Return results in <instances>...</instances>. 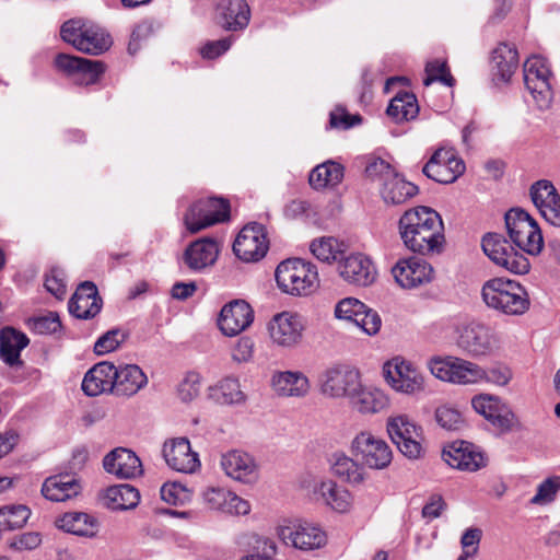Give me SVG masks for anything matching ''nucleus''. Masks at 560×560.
<instances>
[{
    "label": "nucleus",
    "mask_w": 560,
    "mask_h": 560,
    "mask_svg": "<svg viewBox=\"0 0 560 560\" xmlns=\"http://www.w3.org/2000/svg\"><path fill=\"white\" fill-rule=\"evenodd\" d=\"M436 81L447 86L454 85V79L445 60L434 59L428 61L425 65V78L423 79V84L429 86Z\"/></svg>",
    "instance_id": "nucleus-54"
},
{
    "label": "nucleus",
    "mask_w": 560,
    "mask_h": 560,
    "mask_svg": "<svg viewBox=\"0 0 560 560\" xmlns=\"http://www.w3.org/2000/svg\"><path fill=\"white\" fill-rule=\"evenodd\" d=\"M350 452L369 470L385 468V440L370 430H362L354 435Z\"/></svg>",
    "instance_id": "nucleus-17"
},
{
    "label": "nucleus",
    "mask_w": 560,
    "mask_h": 560,
    "mask_svg": "<svg viewBox=\"0 0 560 560\" xmlns=\"http://www.w3.org/2000/svg\"><path fill=\"white\" fill-rule=\"evenodd\" d=\"M517 49L508 44H499L492 51L491 56V73L493 81L499 83H508L518 68Z\"/></svg>",
    "instance_id": "nucleus-40"
},
{
    "label": "nucleus",
    "mask_w": 560,
    "mask_h": 560,
    "mask_svg": "<svg viewBox=\"0 0 560 560\" xmlns=\"http://www.w3.org/2000/svg\"><path fill=\"white\" fill-rule=\"evenodd\" d=\"M330 471L340 481L351 487L365 483L369 478V469L355 457L343 452H335L329 458Z\"/></svg>",
    "instance_id": "nucleus-32"
},
{
    "label": "nucleus",
    "mask_w": 560,
    "mask_h": 560,
    "mask_svg": "<svg viewBox=\"0 0 560 560\" xmlns=\"http://www.w3.org/2000/svg\"><path fill=\"white\" fill-rule=\"evenodd\" d=\"M42 542V537L36 532L23 533L10 540V547L18 551L33 550Z\"/></svg>",
    "instance_id": "nucleus-64"
},
{
    "label": "nucleus",
    "mask_w": 560,
    "mask_h": 560,
    "mask_svg": "<svg viewBox=\"0 0 560 560\" xmlns=\"http://www.w3.org/2000/svg\"><path fill=\"white\" fill-rule=\"evenodd\" d=\"M336 270L346 283L360 288L371 285L377 277L374 262L362 253L346 254Z\"/></svg>",
    "instance_id": "nucleus-19"
},
{
    "label": "nucleus",
    "mask_w": 560,
    "mask_h": 560,
    "mask_svg": "<svg viewBox=\"0 0 560 560\" xmlns=\"http://www.w3.org/2000/svg\"><path fill=\"white\" fill-rule=\"evenodd\" d=\"M139 501V491L127 483L112 486L106 489L104 494V504L114 511L135 509Z\"/></svg>",
    "instance_id": "nucleus-47"
},
{
    "label": "nucleus",
    "mask_w": 560,
    "mask_h": 560,
    "mask_svg": "<svg viewBox=\"0 0 560 560\" xmlns=\"http://www.w3.org/2000/svg\"><path fill=\"white\" fill-rule=\"evenodd\" d=\"M275 277L279 289L294 296L308 295L319 284L316 266L300 258L281 261L276 269Z\"/></svg>",
    "instance_id": "nucleus-3"
},
{
    "label": "nucleus",
    "mask_w": 560,
    "mask_h": 560,
    "mask_svg": "<svg viewBox=\"0 0 560 560\" xmlns=\"http://www.w3.org/2000/svg\"><path fill=\"white\" fill-rule=\"evenodd\" d=\"M505 225L513 244L528 255H538L544 247V238L538 223L528 212L513 208L505 213Z\"/></svg>",
    "instance_id": "nucleus-7"
},
{
    "label": "nucleus",
    "mask_w": 560,
    "mask_h": 560,
    "mask_svg": "<svg viewBox=\"0 0 560 560\" xmlns=\"http://www.w3.org/2000/svg\"><path fill=\"white\" fill-rule=\"evenodd\" d=\"M474 410L501 432H509L516 423L512 409L499 397L480 394L471 399Z\"/></svg>",
    "instance_id": "nucleus-22"
},
{
    "label": "nucleus",
    "mask_w": 560,
    "mask_h": 560,
    "mask_svg": "<svg viewBox=\"0 0 560 560\" xmlns=\"http://www.w3.org/2000/svg\"><path fill=\"white\" fill-rule=\"evenodd\" d=\"M161 499L172 505H183L190 501L191 490L180 482H165L160 490Z\"/></svg>",
    "instance_id": "nucleus-55"
},
{
    "label": "nucleus",
    "mask_w": 560,
    "mask_h": 560,
    "mask_svg": "<svg viewBox=\"0 0 560 560\" xmlns=\"http://www.w3.org/2000/svg\"><path fill=\"white\" fill-rule=\"evenodd\" d=\"M31 327L36 334L50 335L57 332L61 324L57 314L49 313L48 315L34 318Z\"/></svg>",
    "instance_id": "nucleus-62"
},
{
    "label": "nucleus",
    "mask_w": 560,
    "mask_h": 560,
    "mask_svg": "<svg viewBox=\"0 0 560 560\" xmlns=\"http://www.w3.org/2000/svg\"><path fill=\"white\" fill-rule=\"evenodd\" d=\"M435 420L446 430H457L462 423V416L452 407L441 406L435 411Z\"/></svg>",
    "instance_id": "nucleus-61"
},
{
    "label": "nucleus",
    "mask_w": 560,
    "mask_h": 560,
    "mask_svg": "<svg viewBox=\"0 0 560 560\" xmlns=\"http://www.w3.org/2000/svg\"><path fill=\"white\" fill-rule=\"evenodd\" d=\"M428 369L438 380L457 385L481 384L485 375L481 365L454 355L433 357L428 361Z\"/></svg>",
    "instance_id": "nucleus-4"
},
{
    "label": "nucleus",
    "mask_w": 560,
    "mask_h": 560,
    "mask_svg": "<svg viewBox=\"0 0 560 560\" xmlns=\"http://www.w3.org/2000/svg\"><path fill=\"white\" fill-rule=\"evenodd\" d=\"M82 486L74 476L68 474L54 475L46 478L42 485L43 497L51 502H65L79 495Z\"/></svg>",
    "instance_id": "nucleus-39"
},
{
    "label": "nucleus",
    "mask_w": 560,
    "mask_h": 560,
    "mask_svg": "<svg viewBox=\"0 0 560 560\" xmlns=\"http://www.w3.org/2000/svg\"><path fill=\"white\" fill-rule=\"evenodd\" d=\"M203 501L209 509L231 515H246L250 511L246 500L225 488L207 489L203 492Z\"/></svg>",
    "instance_id": "nucleus-36"
},
{
    "label": "nucleus",
    "mask_w": 560,
    "mask_h": 560,
    "mask_svg": "<svg viewBox=\"0 0 560 560\" xmlns=\"http://www.w3.org/2000/svg\"><path fill=\"white\" fill-rule=\"evenodd\" d=\"M127 338L125 331L112 329L102 335L94 343V352L98 355L115 351Z\"/></svg>",
    "instance_id": "nucleus-57"
},
{
    "label": "nucleus",
    "mask_w": 560,
    "mask_h": 560,
    "mask_svg": "<svg viewBox=\"0 0 560 560\" xmlns=\"http://www.w3.org/2000/svg\"><path fill=\"white\" fill-rule=\"evenodd\" d=\"M219 252V245L214 240L200 238L186 248L184 261L189 269L201 271L217 261Z\"/></svg>",
    "instance_id": "nucleus-41"
},
{
    "label": "nucleus",
    "mask_w": 560,
    "mask_h": 560,
    "mask_svg": "<svg viewBox=\"0 0 560 560\" xmlns=\"http://www.w3.org/2000/svg\"><path fill=\"white\" fill-rule=\"evenodd\" d=\"M387 385L405 395H417L424 390L425 382L420 371L402 357L387 360Z\"/></svg>",
    "instance_id": "nucleus-14"
},
{
    "label": "nucleus",
    "mask_w": 560,
    "mask_h": 560,
    "mask_svg": "<svg viewBox=\"0 0 560 560\" xmlns=\"http://www.w3.org/2000/svg\"><path fill=\"white\" fill-rule=\"evenodd\" d=\"M335 316L338 319L353 322L369 336L376 335L382 327L380 314L355 298L340 300L335 306Z\"/></svg>",
    "instance_id": "nucleus-18"
},
{
    "label": "nucleus",
    "mask_w": 560,
    "mask_h": 560,
    "mask_svg": "<svg viewBox=\"0 0 560 560\" xmlns=\"http://www.w3.org/2000/svg\"><path fill=\"white\" fill-rule=\"evenodd\" d=\"M44 285L49 293H51L58 300H62L67 293V284L63 270L60 268H51L46 275Z\"/></svg>",
    "instance_id": "nucleus-59"
},
{
    "label": "nucleus",
    "mask_w": 560,
    "mask_h": 560,
    "mask_svg": "<svg viewBox=\"0 0 560 560\" xmlns=\"http://www.w3.org/2000/svg\"><path fill=\"white\" fill-rule=\"evenodd\" d=\"M399 234L404 245L412 253L429 256L444 248V225L432 208L419 206L407 210L399 219Z\"/></svg>",
    "instance_id": "nucleus-1"
},
{
    "label": "nucleus",
    "mask_w": 560,
    "mask_h": 560,
    "mask_svg": "<svg viewBox=\"0 0 560 560\" xmlns=\"http://www.w3.org/2000/svg\"><path fill=\"white\" fill-rule=\"evenodd\" d=\"M481 298L489 308L509 316L523 315L530 306L525 288L506 278L487 280L481 288Z\"/></svg>",
    "instance_id": "nucleus-2"
},
{
    "label": "nucleus",
    "mask_w": 560,
    "mask_h": 560,
    "mask_svg": "<svg viewBox=\"0 0 560 560\" xmlns=\"http://www.w3.org/2000/svg\"><path fill=\"white\" fill-rule=\"evenodd\" d=\"M419 114V105L415 94L409 92H398L387 104V130L395 137L405 132L389 129V122L405 124L415 119Z\"/></svg>",
    "instance_id": "nucleus-38"
},
{
    "label": "nucleus",
    "mask_w": 560,
    "mask_h": 560,
    "mask_svg": "<svg viewBox=\"0 0 560 560\" xmlns=\"http://www.w3.org/2000/svg\"><path fill=\"white\" fill-rule=\"evenodd\" d=\"M114 395L117 397H132L148 385L147 374L137 364L114 365Z\"/></svg>",
    "instance_id": "nucleus-37"
},
{
    "label": "nucleus",
    "mask_w": 560,
    "mask_h": 560,
    "mask_svg": "<svg viewBox=\"0 0 560 560\" xmlns=\"http://www.w3.org/2000/svg\"><path fill=\"white\" fill-rule=\"evenodd\" d=\"M201 387V378L198 373L189 372L177 387V395L184 402H189L198 397Z\"/></svg>",
    "instance_id": "nucleus-58"
},
{
    "label": "nucleus",
    "mask_w": 560,
    "mask_h": 560,
    "mask_svg": "<svg viewBox=\"0 0 560 560\" xmlns=\"http://www.w3.org/2000/svg\"><path fill=\"white\" fill-rule=\"evenodd\" d=\"M68 308L71 315L80 319L93 318L102 308V300L93 282H83L70 299Z\"/></svg>",
    "instance_id": "nucleus-35"
},
{
    "label": "nucleus",
    "mask_w": 560,
    "mask_h": 560,
    "mask_svg": "<svg viewBox=\"0 0 560 560\" xmlns=\"http://www.w3.org/2000/svg\"><path fill=\"white\" fill-rule=\"evenodd\" d=\"M560 490V478L550 477L545 479L537 487L536 494L529 500L532 505L544 506L550 504L556 500L557 493Z\"/></svg>",
    "instance_id": "nucleus-56"
},
{
    "label": "nucleus",
    "mask_w": 560,
    "mask_h": 560,
    "mask_svg": "<svg viewBox=\"0 0 560 560\" xmlns=\"http://www.w3.org/2000/svg\"><path fill=\"white\" fill-rule=\"evenodd\" d=\"M359 160L364 165L365 179L370 182H381L383 179L385 173V151L383 149H377Z\"/></svg>",
    "instance_id": "nucleus-53"
},
{
    "label": "nucleus",
    "mask_w": 560,
    "mask_h": 560,
    "mask_svg": "<svg viewBox=\"0 0 560 560\" xmlns=\"http://www.w3.org/2000/svg\"><path fill=\"white\" fill-rule=\"evenodd\" d=\"M279 539L301 551H314L327 545L326 530L317 523L306 520L290 521L277 528Z\"/></svg>",
    "instance_id": "nucleus-8"
},
{
    "label": "nucleus",
    "mask_w": 560,
    "mask_h": 560,
    "mask_svg": "<svg viewBox=\"0 0 560 560\" xmlns=\"http://www.w3.org/2000/svg\"><path fill=\"white\" fill-rule=\"evenodd\" d=\"M269 248L266 228L257 222L246 224L233 244L234 254L245 262L258 261Z\"/></svg>",
    "instance_id": "nucleus-16"
},
{
    "label": "nucleus",
    "mask_w": 560,
    "mask_h": 560,
    "mask_svg": "<svg viewBox=\"0 0 560 560\" xmlns=\"http://www.w3.org/2000/svg\"><path fill=\"white\" fill-rule=\"evenodd\" d=\"M443 460L463 471H477L487 465V457L480 448L466 441H454L442 451Z\"/></svg>",
    "instance_id": "nucleus-23"
},
{
    "label": "nucleus",
    "mask_w": 560,
    "mask_h": 560,
    "mask_svg": "<svg viewBox=\"0 0 560 560\" xmlns=\"http://www.w3.org/2000/svg\"><path fill=\"white\" fill-rule=\"evenodd\" d=\"M267 329L273 345L282 349H294L303 341L306 322L299 313L283 311L271 317Z\"/></svg>",
    "instance_id": "nucleus-10"
},
{
    "label": "nucleus",
    "mask_w": 560,
    "mask_h": 560,
    "mask_svg": "<svg viewBox=\"0 0 560 560\" xmlns=\"http://www.w3.org/2000/svg\"><path fill=\"white\" fill-rule=\"evenodd\" d=\"M104 469L121 479H132L142 475V464L135 452L117 447L103 459Z\"/></svg>",
    "instance_id": "nucleus-33"
},
{
    "label": "nucleus",
    "mask_w": 560,
    "mask_h": 560,
    "mask_svg": "<svg viewBox=\"0 0 560 560\" xmlns=\"http://www.w3.org/2000/svg\"><path fill=\"white\" fill-rule=\"evenodd\" d=\"M483 253L497 265L515 275H525L530 269V264L527 257H518L517 259L508 261L503 260L505 250L512 249L510 242L501 234L488 233L483 236L481 242Z\"/></svg>",
    "instance_id": "nucleus-27"
},
{
    "label": "nucleus",
    "mask_w": 560,
    "mask_h": 560,
    "mask_svg": "<svg viewBox=\"0 0 560 560\" xmlns=\"http://www.w3.org/2000/svg\"><path fill=\"white\" fill-rule=\"evenodd\" d=\"M60 35L66 43L90 55H100L112 45L110 36L105 30L96 25H85L75 20L65 22Z\"/></svg>",
    "instance_id": "nucleus-9"
},
{
    "label": "nucleus",
    "mask_w": 560,
    "mask_h": 560,
    "mask_svg": "<svg viewBox=\"0 0 560 560\" xmlns=\"http://www.w3.org/2000/svg\"><path fill=\"white\" fill-rule=\"evenodd\" d=\"M351 407L360 415H375L385 407V393L382 386L371 380L360 377V386L349 398Z\"/></svg>",
    "instance_id": "nucleus-31"
},
{
    "label": "nucleus",
    "mask_w": 560,
    "mask_h": 560,
    "mask_svg": "<svg viewBox=\"0 0 560 560\" xmlns=\"http://www.w3.org/2000/svg\"><path fill=\"white\" fill-rule=\"evenodd\" d=\"M483 253L497 265L515 275H525L530 269V264L527 257H518L517 259L508 261L503 260L505 250L512 249L510 242L501 234L488 233L483 236L481 242Z\"/></svg>",
    "instance_id": "nucleus-28"
},
{
    "label": "nucleus",
    "mask_w": 560,
    "mask_h": 560,
    "mask_svg": "<svg viewBox=\"0 0 560 560\" xmlns=\"http://www.w3.org/2000/svg\"><path fill=\"white\" fill-rule=\"evenodd\" d=\"M347 244L332 236H322L310 244L311 253L320 261L337 265L347 254Z\"/></svg>",
    "instance_id": "nucleus-46"
},
{
    "label": "nucleus",
    "mask_w": 560,
    "mask_h": 560,
    "mask_svg": "<svg viewBox=\"0 0 560 560\" xmlns=\"http://www.w3.org/2000/svg\"><path fill=\"white\" fill-rule=\"evenodd\" d=\"M465 168L464 161L453 149L440 148L424 164L422 173L436 183L451 184L464 174Z\"/></svg>",
    "instance_id": "nucleus-15"
},
{
    "label": "nucleus",
    "mask_w": 560,
    "mask_h": 560,
    "mask_svg": "<svg viewBox=\"0 0 560 560\" xmlns=\"http://www.w3.org/2000/svg\"><path fill=\"white\" fill-rule=\"evenodd\" d=\"M163 457L172 469L184 472H196L201 464L198 453L194 452L186 438L170 440L163 445Z\"/></svg>",
    "instance_id": "nucleus-26"
},
{
    "label": "nucleus",
    "mask_w": 560,
    "mask_h": 560,
    "mask_svg": "<svg viewBox=\"0 0 560 560\" xmlns=\"http://www.w3.org/2000/svg\"><path fill=\"white\" fill-rule=\"evenodd\" d=\"M360 370L348 363H334L317 377L318 392L329 399H348L360 386Z\"/></svg>",
    "instance_id": "nucleus-6"
},
{
    "label": "nucleus",
    "mask_w": 560,
    "mask_h": 560,
    "mask_svg": "<svg viewBox=\"0 0 560 560\" xmlns=\"http://www.w3.org/2000/svg\"><path fill=\"white\" fill-rule=\"evenodd\" d=\"M456 345L467 355L481 358L489 355L498 348L499 338L489 325L470 322L458 330Z\"/></svg>",
    "instance_id": "nucleus-11"
},
{
    "label": "nucleus",
    "mask_w": 560,
    "mask_h": 560,
    "mask_svg": "<svg viewBox=\"0 0 560 560\" xmlns=\"http://www.w3.org/2000/svg\"><path fill=\"white\" fill-rule=\"evenodd\" d=\"M237 545L249 553H258L268 559H273L277 552L276 544L272 539L261 536L257 533H246L238 537Z\"/></svg>",
    "instance_id": "nucleus-50"
},
{
    "label": "nucleus",
    "mask_w": 560,
    "mask_h": 560,
    "mask_svg": "<svg viewBox=\"0 0 560 560\" xmlns=\"http://www.w3.org/2000/svg\"><path fill=\"white\" fill-rule=\"evenodd\" d=\"M254 341L249 337H241L232 348V359L237 363H247L254 355Z\"/></svg>",
    "instance_id": "nucleus-63"
},
{
    "label": "nucleus",
    "mask_w": 560,
    "mask_h": 560,
    "mask_svg": "<svg viewBox=\"0 0 560 560\" xmlns=\"http://www.w3.org/2000/svg\"><path fill=\"white\" fill-rule=\"evenodd\" d=\"M390 272L396 283L402 289H415L430 283L434 278V269L422 258L408 257L399 259Z\"/></svg>",
    "instance_id": "nucleus-21"
},
{
    "label": "nucleus",
    "mask_w": 560,
    "mask_h": 560,
    "mask_svg": "<svg viewBox=\"0 0 560 560\" xmlns=\"http://www.w3.org/2000/svg\"><path fill=\"white\" fill-rule=\"evenodd\" d=\"M315 492L326 506L337 513H348L353 506V494L350 490L331 479L320 481Z\"/></svg>",
    "instance_id": "nucleus-42"
},
{
    "label": "nucleus",
    "mask_w": 560,
    "mask_h": 560,
    "mask_svg": "<svg viewBox=\"0 0 560 560\" xmlns=\"http://www.w3.org/2000/svg\"><path fill=\"white\" fill-rule=\"evenodd\" d=\"M58 526L67 533L78 536L93 537L97 533L96 520L82 512H70L58 520Z\"/></svg>",
    "instance_id": "nucleus-48"
},
{
    "label": "nucleus",
    "mask_w": 560,
    "mask_h": 560,
    "mask_svg": "<svg viewBox=\"0 0 560 560\" xmlns=\"http://www.w3.org/2000/svg\"><path fill=\"white\" fill-rule=\"evenodd\" d=\"M361 116L355 114L351 115L346 108L337 106L331 113L329 124L331 128L347 130L361 124Z\"/></svg>",
    "instance_id": "nucleus-60"
},
{
    "label": "nucleus",
    "mask_w": 560,
    "mask_h": 560,
    "mask_svg": "<svg viewBox=\"0 0 560 560\" xmlns=\"http://www.w3.org/2000/svg\"><path fill=\"white\" fill-rule=\"evenodd\" d=\"M58 70L71 77L77 84L90 85L97 82L105 68L101 61L59 54L55 59Z\"/></svg>",
    "instance_id": "nucleus-24"
},
{
    "label": "nucleus",
    "mask_w": 560,
    "mask_h": 560,
    "mask_svg": "<svg viewBox=\"0 0 560 560\" xmlns=\"http://www.w3.org/2000/svg\"><path fill=\"white\" fill-rule=\"evenodd\" d=\"M212 396L221 404L234 405L245 401V394L241 390V385L235 377H225L221 380L213 388Z\"/></svg>",
    "instance_id": "nucleus-51"
},
{
    "label": "nucleus",
    "mask_w": 560,
    "mask_h": 560,
    "mask_svg": "<svg viewBox=\"0 0 560 560\" xmlns=\"http://www.w3.org/2000/svg\"><path fill=\"white\" fill-rule=\"evenodd\" d=\"M31 511L25 505H5L0 508V532L21 528L28 520Z\"/></svg>",
    "instance_id": "nucleus-52"
},
{
    "label": "nucleus",
    "mask_w": 560,
    "mask_h": 560,
    "mask_svg": "<svg viewBox=\"0 0 560 560\" xmlns=\"http://www.w3.org/2000/svg\"><path fill=\"white\" fill-rule=\"evenodd\" d=\"M387 434L399 452L409 459L422 456V431L407 416H397L387 422Z\"/></svg>",
    "instance_id": "nucleus-13"
},
{
    "label": "nucleus",
    "mask_w": 560,
    "mask_h": 560,
    "mask_svg": "<svg viewBox=\"0 0 560 560\" xmlns=\"http://www.w3.org/2000/svg\"><path fill=\"white\" fill-rule=\"evenodd\" d=\"M219 23L226 31L244 30L250 19V10L245 0H222L219 8Z\"/></svg>",
    "instance_id": "nucleus-43"
},
{
    "label": "nucleus",
    "mask_w": 560,
    "mask_h": 560,
    "mask_svg": "<svg viewBox=\"0 0 560 560\" xmlns=\"http://www.w3.org/2000/svg\"><path fill=\"white\" fill-rule=\"evenodd\" d=\"M419 192L418 186L406 180L401 175L390 168L387 163V196L392 203L401 205Z\"/></svg>",
    "instance_id": "nucleus-49"
},
{
    "label": "nucleus",
    "mask_w": 560,
    "mask_h": 560,
    "mask_svg": "<svg viewBox=\"0 0 560 560\" xmlns=\"http://www.w3.org/2000/svg\"><path fill=\"white\" fill-rule=\"evenodd\" d=\"M524 83L537 109L547 110L553 101V77L548 61L538 55L526 59Z\"/></svg>",
    "instance_id": "nucleus-5"
},
{
    "label": "nucleus",
    "mask_w": 560,
    "mask_h": 560,
    "mask_svg": "<svg viewBox=\"0 0 560 560\" xmlns=\"http://www.w3.org/2000/svg\"><path fill=\"white\" fill-rule=\"evenodd\" d=\"M345 176V167L332 160H327L315 166L308 176L310 185L316 189L334 188Z\"/></svg>",
    "instance_id": "nucleus-45"
},
{
    "label": "nucleus",
    "mask_w": 560,
    "mask_h": 560,
    "mask_svg": "<svg viewBox=\"0 0 560 560\" xmlns=\"http://www.w3.org/2000/svg\"><path fill=\"white\" fill-rule=\"evenodd\" d=\"M116 372L114 364L108 361H102L94 364L84 374L82 380V390L89 397H96L102 394H113Z\"/></svg>",
    "instance_id": "nucleus-34"
},
{
    "label": "nucleus",
    "mask_w": 560,
    "mask_h": 560,
    "mask_svg": "<svg viewBox=\"0 0 560 560\" xmlns=\"http://www.w3.org/2000/svg\"><path fill=\"white\" fill-rule=\"evenodd\" d=\"M220 465L229 478L242 483H254L259 476L255 459L245 452L230 451L223 454Z\"/></svg>",
    "instance_id": "nucleus-30"
},
{
    "label": "nucleus",
    "mask_w": 560,
    "mask_h": 560,
    "mask_svg": "<svg viewBox=\"0 0 560 560\" xmlns=\"http://www.w3.org/2000/svg\"><path fill=\"white\" fill-rule=\"evenodd\" d=\"M529 196L541 217L551 225L560 226V195L548 179L532 184Z\"/></svg>",
    "instance_id": "nucleus-25"
},
{
    "label": "nucleus",
    "mask_w": 560,
    "mask_h": 560,
    "mask_svg": "<svg viewBox=\"0 0 560 560\" xmlns=\"http://www.w3.org/2000/svg\"><path fill=\"white\" fill-rule=\"evenodd\" d=\"M253 320L250 305L243 300H234L222 307L218 325L225 336L233 337L248 328Z\"/></svg>",
    "instance_id": "nucleus-29"
},
{
    "label": "nucleus",
    "mask_w": 560,
    "mask_h": 560,
    "mask_svg": "<svg viewBox=\"0 0 560 560\" xmlns=\"http://www.w3.org/2000/svg\"><path fill=\"white\" fill-rule=\"evenodd\" d=\"M230 206L222 198H208L194 202L184 215V224L190 233L224 222L229 219Z\"/></svg>",
    "instance_id": "nucleus-12"
},
{
    "label": "nucleus",
    "mask_w": 560,
    "mask_h": 560,
    "mask_svg": "<svg viewBox=\"0 0 560 560\" xmlns=\"http://www.w3.org/2000/svg\"><path fill=\"white\" fill-rule=\"evenodd\" d=\"M28 345L27 337L11 327L0 334V358L9 366L22 365L21 351Z\"/></svg>",
    "instance_id": "nucleus-44"
},
{
    "label": "nucleus",
    "mask_w": 560,
    "mask_h": 560,
    "mask_svg": "<svg viewBox=\"0 0 560 560\" xmlns=\"http://www.w3.org/2000/svg\"><path fill=\"white\" fill-rule=\"evenodd\" d=\"M272 393L283 399H303L312 392L311 378L301 370H275L269 381Z\"/></svg>",
    "instance_id": "nucleus-20"
}]
</instances>
